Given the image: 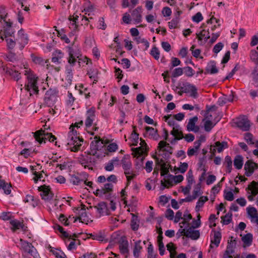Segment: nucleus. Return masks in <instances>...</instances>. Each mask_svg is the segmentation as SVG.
I'll use <instances>...</instances> for the list:
<instances>
[{
  "instance_id": "obj_1",
  "label": "nucleus",
  "mask_w": 258,
  "mask_h": 258,
  "mask_svg": "<svg viewBox=\"0 0 258 258\" xmlns=\"http://www.w3.org/2000/svg\"><path fill=\"white\" fill-rule=\"evenodd\" d=\"M69 58L68 61L69 64H75L77 59H78V63L80 66L81 61L86 62L88 64V62H91V59L88 58L86 56H84L81 54V50L76 46L68 47Z\"/></svg>"
},
{
  "instance_id": "obj_2",
  "label": "nucleus",
  "mask_w": 258,
  "mask_h": 258,
  "mask_svg": "<svg viewBox=\"0 0 258 258\" xmlns=\"http://www.w3.org/2000/svg\"><path fill=\"white\" fill-rule=\"evenodd\" d=\"M25 75L27 76V79L25 89L30 93V95L38 94L39 91L37 84L38 77L30 71H25Z\"/></svg>"
},
{
  "instance_id": "obj_3",
  "label": "nucleus",
  "mask_w": 258,
  "mask_h": 258,
  "mask_svg": "<svg viewBox=\"0 0 258 258\" xmlns=\"http://www.w3.org/2000/svg\"><path fill=\"white\" fill-rule=\"evenodd\" d=\"M99 158L100 156L93 155L89 152L87 154L81 155L78 158V161L85 168H88L89 169L93 170V167L96 165Z\"/></svg>"
},
{
  "instance_id": "obj_4",
  "label": "nucleus",
  "mask_w": 258,
  "mask_h": 258,
  "mask_svg": "<svg viewBox=\"0 0 258 258\" xmlns=\"http://www.w3.org/2000/svg\"><path fill=\"white\" fill-rule=\"evenodd\" d=\"M33 134L36 141L40 144L45 143L46 140H48L50 142L53 143L56 140V138L52 133H46L45 131L42 129L33 133Z\"/></svg>"
},
{
  "instance_id": "obj_5",
  "label": "nucleus",
  "mask_w": 258,
  "mask_h": 258,
  "mask_svg": "<svg viewBox=\"0 0 258 258\" xmlns=\"http://www.w3.org/2000/svg\"><path fill=\"white\" fill-rule=\"evenodd\" d=\"M58 90L56 88H50L45 93L44 101L45 104L50 107L54 105L58 99Z\"/></svg>"
},
{
  "instance_id": "obj_6",
  "label": "nucleus",
  "mask_w": 258,
  "mask_h": 258,
  "mask_svg": "<svg viewBox=\"0 0 258 258\" xmlns=\"http://www.w3.org/2000/svg\"><path fill=\"white\" fill-rule=\"evenodd\" d=\"M234 123L236 126L242 131H248L250 129V121L246 115H241L236 118Z\"/></svg>"
},
{
  "instance_id": "obj_7",
  "label": "nucleus",
  "mask_w": 258,
  "mask_h": 258,
  "mask_svg": "<svg viewBox=\"0 0 258 258\" xmlns=\"http://www.w3.org/2000/svg\"><path fill=\"white\" fill-rule=\"evenodd\" d=\"M113 185L111 183H106L100 189H96L94 194L96 196L100 197L104 195H107L106 198L109 199L111 197V194L113 191Z\"/></svg>"
},
{
  "instance_id": "obj_8",
  "label": "nucleus",
  "mask_w": 258,
  "mask_h": 258,
  "mask_svg": "<svg viewBox=\"0 0 258 258\" xmlns=\"http://www.w3.org/2000/svg\"><path fill=\"white\" fill-rule=\"evenodd\" d=\"M29 38L27 34L25 33L24 29H21L18 32V37L16 39L17 44L20 50H22L28 44Z\"/></svg>"
},
{
  "instance_id": "obj_9",
  "label": "nucleus",
  "mask_w": 258,
  "mask_h": 258,
  "mask_svg": "<svg viewBox=\"0 0 258 258\" xmlns=\"http://www.w3.org/2000/svg\"><path fill=\"white\" fill-rule=\"evenodd\" d=\"M194 228L190 227L187 229H179L177 233L180 232L181 235L183 234L186 237L190 238L192 240H197L200 236V233L198 230H194Z\"/></svg>"
},
{
  "instance_id": "obj_10",
  "label": "nucleus",
  "mask_w": 258,
  "mask_h": 258,
  "mask_svg": "<svg viewBox=\"0 0 258 258\" xmlns=\"http://www.w3.org/2000/svg\"><path fill=\"white\" fill-rule=\"evenodd\" d=\"M230 240H228L226 249L223 254V258H232V256L230 254L234 252V249L236 245V240L233 236H231Z\"/></svg>"
},
{
  "instance_id": "obj_11",
  "label": "nucleus",
  "mask_w": 258,
  "mask_h": 258,
  "mask_svg": "<svg viewBox=\"0 0 258 258\" xmlns=\"http://www.w3.org/2000/svg\"><path fill=\"white\" fill-rule=\"evenodd\" d=\"M38 189L39 191H42L40 194L42 199L46 201H49L52 199L53 194L50 190V188L49 186L45 185H41L38 187Z\"/></svg>"
},
{
  "instance_id": "obj_12",
  "label": "nucleus",
  "mask_w": 258,
  "mask_h": 258,
  "mask_svg": "<svg viewBox=\"0 0 258 258\" xmlns=\"http://www.w3.org/2000/svg\"><path fill=\"white\" fill-rule=\"evenodd\" d=\"M95 139L96 140L92 141L90 144L91 151L90 152L92 153L93 155L100 156L97 151L103 147V142L99 138L98 139L97 137H95Z\"/></svg>"
},
{
  "instance_id": "obj_13",
  "label": "nucleus",
  "mask_w": 258,
  "mask_h": 258,
  "mask_svg": "<svg viewBox=\"0 0 258 258\" xmlns=\"http://www.w3.org/2000/svg\"><path fill=\"white\" fill-rule=\"evenodd\" d=\"M5 59L8 61L13 63V67L16 68V67H18L20 68H22L21 59L19 58L15 53L11 51L9 52L6 55Z\"/></svg>"
},
{
  "instance_id": "obj_14",
  "label": "nucleus",
  "mask_w": 258,
  "mask_h": 258,
  "mask_svg": "<svg viewBox=\"0 0 258 258\" xmlns=\"http://www.w3.org/2000/svg\"><path fill=\"white\" fill-rule=\"evenodd\" d=\"M119 249L120 253L128 257L129 255L128 242L125 237H121L119 241Z\"/></svg>"
},
{
  "instance_id": "obj_15",
  "label": "nucleus",
  "mask_w": 258,
  "mask_h": 258,
  "mask_svg": "<svg viewBox=\"0 0 258 258\" xmlns=\"http://www.w3.org/2000/svg\"><path fill=\"white\" fill-rule=\"evenodd\" d=\"M257 168V164L251 160L247 161L244 165L245 175L247 177L250 176L253 174L254 171Z\"/></svg>"
},
{
  "instance_id": "obj_16",
  "label": "nucleus",
  "mask_w": 258,
  "mask_h": 258,
  "mask_svg": "<svg viewBox=\"0 0 258 258\" xmlns=\"http://www.w3.org/2000/svg\"><path fill=\"white\" fill-rule=\"evenodd\" d=\"M142 7L141 6L138 7L134 10L131 13V17L135 24L140 23L142 21Z\"/></svg>"
},
{
  "instance_id": "obj_17",
  "label": "nucleus",
  "mask_w": 258,
  "mask_h": 258,
  "mask_svg": "<svg viewBox=\"0 0 258 258\" xmlns=\"http://www.w3.org/2000/svg\"><path fill=\"white\" fill-rule=\"evenodd\" d=\"M86 115L87 117L85 120V125L86 127H89L92 125L93 122L95 118V107H92L89 109L87 111Z\"/></svg>"
},
{
  "instance_id": "obj_18",
  "label": "nucleus",
  "mask_w": 258,
  "mask_h": 258,
  "mask_svg": "<svg viewBox=\"0 0 258 258\" xmlns=\"http://www.w3.org/2000/svg\"><path fill=\"white\" fill-rule=\"evenodd\" d=\"M69 142L68 144L70 146L73 145L71 148V150L72 152H77L80 150V147L82 146V143L83 142V139L79 137H77V139H74L72 141L71 139L68 140Z\"/></svg>"
},
{
  "instance_id": "obj_19",
  "label": "nucleus",
  "mask_w": 258,
  "mask_h": 258,
  "mask_svg": "<svg viewBox=\"0 0 258 258\" xmlns=\"http://www.w3.org/2000/svg\"><path fill=\"white\" fill-rule=\"evenodd\" d=\"M3 71L7 74L12 77L16 81L18 82L21 78V73L16 70H13L7 66H4Z\"/></svg>"
},
{
  "instance_id": "obj_20",
  "label": "nucleus",
  "mask_w": 258,
  "mask_h": 258,
  "mask_svg": "<svg viewBox=\"0 0 258 258\" xmlns=\"http://www.w3.org/2000/svg\"><path fill=\"white\" fill-rule=\"evenodd\" d=\"M198 118L195 116L189 119L188 122L187 124L186 128L188 132H194L198 133L199 131L200 127L199 126L195 125L196 123L197 122Z\"/></svg>"
},
{
  "instance_id": "obj_21",
  "label": "nucleus",
  "mask_w": 258,
  "mask_h": 258,
  "mask_svg": "<svg viewBox=\"0 0 258 258\" xmlns=\"http://www.w3.org/2000/svg\"><path fill=\"white\" fill-rule=\"evenodd\" d=\"M167 180L166 182L170 185H172V182L174 181L175 183L181 182L184 179L183 176L182 175H173L172 174H168L166 176Z\"/></svg>"
},
{
  "instance_id": "obj_22",
  "label": "nucleus",
  "mask_w": 258,
  "mask_h": 258,
  "mask_svg": "<svg viewBox=\"0 0 258 258\" xmlns=\"http://www.w3.org/2000/svg\"><path fill=\"white\" fill-rule=\"evenodd\" d=\"M218 72V69L216 67V62L214 60H211L208 63L204 73L205 74H215Z\"/></svg>"
},
{
  "instance_id": "obj_23",
  "label": "nucleus",
  "mask_w": 258,
  "mask_h": 258,
  "mask_svg": "<svg viewBox=\"0 0 258 258\" xmlns=\"http://www.w3.org/2000/svg\"><path fill=\"white\" fill-rule=\"evenodd\" d=\"M97 210L99 216L103 215L104 214L108 215L107 204L104 202L99 203L96 206L94 207Z\"/></svg>"
},
{
  "instance_id": "obj_24",
  "label": "nucleus",
  "mask_w": 258,
  "mask_h": 258,
  "mask_svg": "<svg viewBox=\"0 0 258 258\" xmlns=\"http://www.w3.org/2000/svg\"><path fill=\"white\" fill-rule=\"evenodd\" d=\"M31 58L32 60L34 63L37 64H39L42 66H44L45 63H47V66H48V63H49L48 59H44L42 57L35 55L34 53H32L31 54Z\"/></svg>"
},
{
  "instance_id": "obj_25",
  "label": "nucleus",
  "mask_w": 258,
  "mask_h": 258,
  "mask_svg": "<svg viewBox=\"0 0 258 258\" xmlns=\"http://www.w3.org/2000/svg\"><path fill=\"white\" fill-rule=\"evenodd\" d=\"M212 231L214 232V237L211 240L210 247L211 248H213L212 244H214L216 247H218L221 239V233L220 232L215 230H213Z\"/></svg>"
},
{
  "instance_id": "obj_26",
  "label": "nucleus",
  "mask_w": 258,
  "mask_h": 258,
  "mask_svg": "<svg viewBox=\"0 0 258 258\" xmlns=\"http://www.w3.org/2000/svg\"><path fill=\"white\" fill-rule=\"evenodd\" d=\"M63 53L60 50H56L52 53L51 61L54 63L59 64L60 63V59L63 57Z\"/></svg>"
},
{
  "instance_id": "obj_27",
  "label": "nucleus",
  "mask_w": 258,
  "mask_h": 258,
  "mask_svg": "<svg viewBox=\"0 0 258 258\" xmlns=\"http://www.w3.org/2000/svg\"><path fill=\"white\" fill-rule=\"evenodd\" d=\"M233 100V95H230L229 96L224 95L222 97H219L218 99L217 104L220 106H222L224 104H226L228 102H231Z\"/></svg>"
},
{
  "instance_id": "obj_28",
  "label": "nucleus",
  "mask_w": 258,
  "mask_h": 258,
  "mask_svg": "<svg viewBox=\"0 0 258 258\" xmlns=\"http://www.w3.org/2000/svg\"><path fill=\"white\" fill-rule=\"evenodd\" d=\"M82 208L81 209L82 212L80 216V222L87 224L89 221H92L87 215L85 210V206L82 205Z\"/></svg>"
},
{
  "instance_id": "obj_29",
  "label": "nucleus",
  "mask_w": 258,
  "mask_h": 258,
  "mask_svg": "<svg viewBox=\"0 0 258 258\" xmlns=\"http://www.w3.org/2000/svg\"><path fill=\"white\" fill-rule=\"evenodd\" d=\"M145 130L146 133L148 134L151 138L156 141L158 140L159 135L158 134L157 130L150 126H146Z\"/></svg>"
},
{
  "instance_id": "obj_30",
  "label": "nucleus",
  "mask_w": 258,
  "mask_h": 258,
  "mask_svg": "<svg viewBox=\"0 0 258 258\" xmlns=\"http://www.w3.org/2000/svg\"><path fill=\"white\" fill-rule=\"evenodd\" d=\"M10 224L12 226V230L13 231H16L17 230L21 229L24 230V225L23 222H21L17 220H12L10 221Z\"/></svg>"
},
{
  "instance_id": "obj_31",
  "label": "nucleus",
  "mask_w": 258,
  "mask_h": 258,
  "mask_svg": "<svg viewBox=\"0 0 258 258\" xmlns=\"http://www.w3.org/2000/svg\"><path fill=\"white\" fill-rule=\"evenodd\" d=\"M122 167L124 170H126L129 168H132V162L128 155H124L121 160Z\"/></svg>"
},
{
  "instance_id": "obj_32",
  "label": "nucleus",
  "mask_w": 258,
  "mask_h": 258,
  "mask_svg": "<svg viewBox=\"0 0 258 258\" xmlns=\"http://www.w3.org/2000/svg\"><path fill=\"white\" fill-rule=\"evenodd\" d=\"M140 140V144L141 146L136 148L133 149V151L135 153V154L139 155H142L144 152L145 149L147 147V145L144 140L141 139Z\"/></svg>"
},
{
  "instance_id": "obj_33",
  "label": "nucleus",
  "mask_w": 258,
  "mask_h": 258,
  "mask_svg": "<svg viewBox=\"0 0 258 258\" xmlns=\"http://www.w3.org/2000/svg\"><path fill=\"white\" fill-rule=\"evenodd\" d=\"M12 185L11 183L6 182L4 180H0V189H3L6 195H9L11 192Z\"/></svg>"
},
{
  "instance_id": "obj_34",
  "label": "nucleus",
  "mask_w": 258,
  "mask_h": 258,
  "mask_svg": "<svg viewBox=\"0 0 258 258\" xmlns=\"http://www.w3.org/2000/svg\"><path fill=\"white\" fill-rule=\"evenodd\" d=\"M242 241L243 242L244 247L249 246L252 242V235L251 233H247L242 237Z\"/></svg>"
},
{
  "instance_id": "obj_35",
  "label": "nucleus",
  "mask_w": 258,
  "mask_h": 258,
  "mask_svg": "<svg viewBox=\"0 0 258 258\" xmlns=\"http://www.w3.org/2000/svg\"><path fill=\"white\" fill-rule=\"evenodd\" d=\"M170 134L174 137L181 138L182 139L184 137L182 131L180 130V126L178 124H176L175 126L173 127V130L170 132Z\"/></svg>"
},
{
  "instance_id": "obj_36",
  "label": "nucleus",
  "mask_w": 258,
  "mask_h": 258,
  "mask_svg": "<svg viewBox=\"0 0 258 258\" xmlns=\"http://www.w3.org/2000/svg\"><path fill=\"white\" fill-rule=\"evenodd\" d=\"M141 241L138 240L135 242V246L133 249V254L135 258H139L140 254L142 247L140 245Z\"/></svg>"
},
{
  "instance_id": "obj_37",
  "label": "nucleus",
  "mask_w": 258,
  "mask_h": 258,
  "mask_svg": "<svg viewBox=\"0 0 258 258\" xmlns=\"http://www.w3.org/2000/svg\"><path fill=\"white\" fill-rule=\"evenodd\" d=\"M208 201V198L206 196H202L200 198L195 207L196 212H199L201 208L203 207L205 203Z\"/></svg>"
},
{
  "instance_id": "obj_38",
  "label": "nucleus",
  "mask_w": 258,
  "mask_h": 258,
  "mask_svg": "<svg viewBox=\"0 0 258 258\" xmlns=\"http://www.w3.org/2000/svg\"><path fill=\"white\" fill-rule=\"evenodd\" d=\"M139 220L137 216L132 214V217L131 220V228L133 230L136 231L139 229Z\"/></svg>"
},
{
  "instance_id": "obj_39",
  "label": "nucleus",
  "mask_w": 258,
  "mask_h": 258,
  "mask_svg": "<svg viewBox=\"0 0 258 258\" xmlns=\"http://www.w3.org/2000/svg\"><path fill=\"white\" fill-rule=\"evenodd\" d=\"M196 34L199 40L201 41L203 37H204L205 42H206L210 37V33L208 30L206 31L205 30L203 29L200 33H197Z\"/></svg>"
},
{
  "instance_id": "obj_40",
  "label": "nucleus",
  "mask_w": 258,
  "mask_h": 258,
  "mask_svg": "<svg viewBox=\"0 0 258 258\" xmlns=\"http://www.w3.org/2000/svg\"><path fill=\"white\" fill-rule=\"evenodd\" d=\"M243 157L241 155H237L234 160V165L237 169H240L243 166Z\"/></svg>"
},
{
  "instance_id": "obj_41",
  "label": "nucleus",
  "mask_w": 258,
  "mask_h": 258,
  "mask_svg": "<svg viewBox=\"0 0 258 258\" xmlns=\"http://www.w3.org/2000/svg\"><path fill=\"white\" fill-rule=\"evenodd\" d=\"M214 147H217L218 153H221L224 149L228 148V146L227 142L223 141L220 142L219 141L215 142Z\"/></svg>"
},
{
  "instance_id": "obj_42",
  "label": "nucleus",
  "mask_w": 258,
  "mask_h": 258,
  "mask_svg": "<svg viewBox=\"0 0 258 258\" xmlns=\"http://www.w3.org/2000/svg\"><path fill=\"white\" fill-rule=\"evenodd\" d=\"M219 121V119L215 122H213L211 120H206L204 122L205 130L207 132H210Z\"/></svg>"
},
{
  "instance_id": "obj_43",
  "label": "nucleus",
  "mask_w": 258,
  "mask_h": 258,
  "mask_svg": "<svg viewBox=\"0 0 258 258\" xmlns=\"http://www.w3.org/2000/svg\"><path fill=\"white\" fill-rule=\"evenodd\" d=\"M203 192L201 190V183H198L192 192V199H197L199 196L202 195Z\"/></svg>"
},
{
  "instance_id": "obj_44",
  "label": "nucleus",
  "mask_w": 258,
  "mask_h": 258,
  "mask_svg": "<svg viewBox=\"0 0 258 258\" xmlns=\"http://www.w3.org/2000/svg\"><path fill=\"white\" fill-rule=\"evenodd\" d=\"M70 129L71 130L68 135V140L71 139L72 141H73L74 139H77V137H79L78 136L77 131L74 128V124L71 125Z\"/></svg>"
},
{
  "instance_id": "obj_45",
  "label": "nucleus",
  "mask_w": 258,
  "mask_h": 258,
  "mask_svg": "<svg viewBox=\"0 0 258 258\" xmlns=\"http://www.w3.org/2000/svg\"><path fill=\"white\" fill-rule=\"evenodd\" d=\"M249 57L250 60L254 63L256 66H258V52L254 49H252L250 51Z\"/></svg>"
},
{
  "instance_id": "obj_46",
  "label": "nucleus",
  "mask_w": 258,
  "mask_h": 258,
  "mask_svg": "<svg viewBox=\"0 0 258 258\" xmlns=\"http://www.w3.org/2000/svg\"><path fill=\"white\" fill-rule=\"evenodd\" d=\"M224 164L226 166V172L230 173L232 170V161L229 156L227 155L225 157Z\"/></svg>"
},
{
  "instance_id": "obj_47",
  "label": "nucleus",
  "mask_w": 258,
  "mask_h": 258,
  "mask_svg": "<svg viewBox=\"0 0 258 258\" xmlns=\"http://www.w3.org/2000/svg\"><path fill=\"white\" fill-rule=\"evenodd\" d=\"M22 248L26 252L30 251V249L32 247L33 245L31 243L28 242L25 240H23L22 239H20Z\"/></svg>"
},
{
  "instance_id": "obj_48",
  "label": "nucleus",
  "mask_w": 258,
  "mask_h": 258,
  "mask_svg": "<svg viewBox=\"0 0 258 258\" xmlns=\"http://www.w3.org/2000/svg\"><path fill=\"white\" fill-rule=\"evenodd\" d=\"M90 78L93 80V83H96L98 81V71L96 69L91 70L87 73Z\"/></svg>"
},
{
  "instance_id": "obj_49",
  "label": "nucleus",
  "mask_w": 258,
  "mask_h": 258,
  "mask_svg": "<svg viewBox=\"0 0 258 258\" xmlns=\"http://www.w3.org/2000/svg\"><path fill=\"white\" fill-rule=\"evenodd\" d=\"M84 181V179H81L79 176L73 175L70 179V181L74 185H78L81 184Z\"/></svg>"
},
{
  "instance_id": "obj_50",
  "label": "nucleus",
  "mask_w": 258,
  "mask_h": 258,
  "mask_svg": "<svg viewBox=\"0 0 258 258\" xmlns=\"http://www.w3.org/2000/svg\"><path fill=\"white\" fill-rule=\"evenodd\" d=\"M188 88L189 89V92L190 93V96L194 97V98H197L198 97V94L197 92V89L193 85H188L187 86Z\"/></svg>"
},
{
  "instance_id": "obj_51",
  "label": "nucleus",
  "mask_w": 258,
  "mask_h": 258,
  "mask_svg": "<svg viewBox=\"0 0 258 258\" xmlns=\"http://www.w3.org/2000/svg\"><path fill=\"white\" fill-rule=\"evenodd\" d=\"M54 229L56 230H58L60 233H61L62 236L65 238H71V236L65 231H64L62 227L60 226L59 225H55L54 226Z\"/></svg>"
},
{
  "instance_id": "obj_52",
  "label": "nucleus",
  "mask_w": 258,
  "mask_h": 258,
  "mask_svg": "<svg viewBox=\"0 0 258 258\" xmlns=\"http://www.w3.org/2000/svg\"><path fill=\"white\" fill-rule=\"evenodd\" d=\"M150 54L156 59H159L160 57V51L158 48L154 46L152 47L150 51Z\"/></svg>"
},
{
  "instance_id": "obj_53",
  "label": "nucleus",
  "mask_w": 258,
  "mask_h": 258,
  "mask_svg": "<svg viewBox=\"0 0 258 258\" xmlns=\"http://www.w3.org/2000/svg\"><path fill=\"white\" fill-rule=\"evenodd\" d=\"M232 214L231 212H228L224 216L222 217L223 220V224L224 225L229 224L232 221Z\"/></svg>"
},
{
  "instance_id": "obj_54",
  "label": "nucleus",
  "mask_w": 258,
  "mask_h": 258,
  "mask_svg": "<svg viewBox=\"0 0 258 258\" xmlns=\"http://www.w3.org/2000/svg\"><path fill=\"white\" fill-rule=\"evenodd\" d=\"M171 115H165L163 119L165 121L167 122L168 124L171 126H175L176 123L173 118H171Z\"/></svg>"
},
{
  "instance_id": "obj_55",
  "label": "nucleus",
  "mask_w": 258,
  "mask_h": 258,
  "mask_svg": "<svg viewBox=\"0 0 258 258\" xmlns=\"http://www.w3.org/2000/svg\"><path fill=\"white\" fill-rule=\"evenodd\" d=\"M247 213L251 219H253L254 217L258 214L256 209L254 207H248L247 208Z\"/></svg>"
},
{
  "instance_id": "obj_56",
  "label": "nucleus",
  "mask_w": 258,
  "mask_h": 258,
  "mask_svg": "<svg viewBox=\"0 0 258 258\" xmlns=\"http://www.w3.org/2000/svg\"><path fill=\"white\" fill-rule=\"evenodd\" d=\"M183 68H175L172 73V77L176 78L181 76L183 73Z\"/></svg>"
},
{
  "instance_id": "obj_57",
  "label": "nucleus",
  "mask_w": 258,
  "mask_h": 258,
  "mask_svg": "<svg viewBox=\"0 0 258 258\" xmlns=\"http://www.w3.org/2000/svg\"><path fill=\"white\" fill-rule=\"evenodd\" d=\"M179 22V18L176 17L168 22V26L170 29H175L177 27Z\"/></svg>"
},
{
  "instance_id": "obj_58",
  "label": "nucleus",
  "mask_w": 258,
  "mask_h": 258,
  "mask_svg": "<svg viewBox=\"0 0 258 258\" xmlns=\"http://www.w3.org/2000/svg\"><path fill=\"white\" fill-rule=\"evenodd\" d=\"M24 201L26 203H30L34 207L37 205V201H34V197L31 195H27Z\"/></svg>"
},
{
  "instance_id": "obj_59",
  "label": "nucleus",
  "mask_w": 258,
  "mask_h": 258,
  "mask_svg": "<svg viewBox=\"0 0 258 258\" xmlns=\"http://www.w3.org/2000/svg\"><path fill=\"white\" fill-rule=\"evenodd\" d=\"M136 42L138 44L143 43L145 46V49L147 50L149 47V42L145 38H142L141 37L136 38Z\"/></svg>"
},
{
  "instance_id": "obj_60",
  "label": "nucleus",
  "mask_w": 258,
  "mask_h": 258,
  "mask_svg": "<svg viewBox=\"0 0 258 258\" xmlns=\"http://www.w3.org/2000/svg\"><path fill=\"white\" fill-rule=\"evenodd\" d=\"M5 39L7 43L8 48L10 49H13L17 43L16 40H14L11 38H6Z\"/></svg>"
},
{
  "instance_id": "obj_61",
  "label": "nucleus",
  "mask_w": 258,
  "mask_h": 258,
  "mask_svg": "<svg viewBox=\"0 0 258 258\" xmlns=\"http://www.w3.org/2000/svg\"><path fill=\"white\" fill-rule=\"evenodd\" d=\"M251 184L253 185L252 186H249L248 188L251 190V195L255 196L258 194V187H257V183L253 181L251 182Z\"/></svg>"
},
{
  "instance_id": "obj_62",
  "label": "nucleus",
  "mask_w": 258,
  "mask_h": 258,
  "mask_svg": "<svg viewBox=\"0 0 258 258\" xmlns=\"http://www.w3.org/2000/svg\"><path fill=\"white\" fill-rule=\"evenodd\" d=\"M186 179L187 181V184L192 185L194 181V178L193 172L191 169L188 170L186 175Z\"/></svg>"
},
{
  "instance_id": "obj_63",
  "label": "nucleus",
  "mask_w": 258,
  "mask_h": 258,
  "mask_svg": "<svg viewBox=\"0 0 258 258\" xmlns=\"http://www.w3.org/2000/svg\"><path fill=\"white\" fill-rule=\"evenodd\" d=\"M156 254H154L153 246L150 243L148 247V256L147 258H156Z\"/></svg>"
},
{
  "instance_id": "obj_64",
  "label": "nucleus",
  "mask_w": 258,
  "mask_h": 258,
  "mask_svg": "<svg viewBox=\"0 0 258 258\" xmlns=\"http://www.w3.org/2000/svg\"><path fill=\"white\" fill-rule=\"evenodd\" d=\"M185 76L188 77L193 76L195 74V71L190 67H186L183 68Z\"/></svg>"
}]
</instances>
